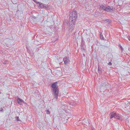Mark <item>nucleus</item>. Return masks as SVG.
Masks as SVG:
<instances>
[{
	"mask_svg": "<svg viewBox=\"0 0 130 130\" xmlns=\"http://www.w3.org/2000/svg\"><path fill=\"white\" fill-rule=\"evenodd\" d=\"M57 82H56L52 83L51 85V91L52 92V95L54 98L57 99L58 98L59 93L58 87L57 85Z\"/></svg>",
	"mask_w": 130,
	"mask_h": 130,
	"instance_id": "obj_1",
	"label": "nucleus"
},
{
	"mask_svg": "<svg viewBox=\"0 0 130 130\" xmlns=\"http://www.w3.org/2000/svg\"><path fill=\"white\" fill-rule=\"evenodd\" d=\"M69 21H72L73 22L76 21L77 17V14L76 11H73L70 13V14Z\"/></svg>",
	"mask_w": 130,
	"mask_h": 130,
	"instance_id": "obj_2",
	"label": "nucleus"
},
{
	"mask_svg": "<svg viewBox=\"0 0 130 130\" xmlns=\"http://www.w3.org/2000/svg\"><path fill=\"white\" fill-rule=\"evenodd\" d=\"M74 22H73L72 21H69V28L70 29L72 30L73 29L75 25Z\"/></svg>",
	"mask_w": 130,
	"mask_h": 130,
	"instance_id": "obj_3",
	"label": "nucleus"
},
{
	"mask_svg": "<svg viewBox=\"0 0 130 130\" xmlns=\"http://www.w3.org/2000/svg\"><path fill=\"white\" fill-rule=\"evenodd\" d=\"M63 61H64L65 64L66 65L69 63L70 62L69 58L68 57H67L63 59Z\"/></svg>",
	"mask_w": 130,
	"mask_h": 130,
	"instance_id": "obj_4",
	"label": "nucleus"
},
{
	"mask_svg": "<svg viewBox=\"0 0 130 130\" xmlns=\"http://www.w3.org/2000/svg\"><path fill=\"white\" fill-rule=\"evenodd\" d=\"M106 11L107 12H111V11H114L115 10V8H113V7H110L109 6H107Z\"/></svg>",
	"mask_w": 130,
	"mask_h": 130,
	"instance_id": "obj_5",
	"label": "nucleus"
},
{
	"mask_svg": "<svg viewBox=\"0 0 130 130\" xmlns=\"http://www.w3.org/2000/svg\"><path fill=\"white\" fill-rule=\"evenodd\" d=\"M122 116L121 115L116 113V116L115 117V119L119 120L122 121L123 120Z\"/></svg>",
	"mask_w": 130,
	"mask_h": 130,
	"instance_id": "obj_6",
	"label": "nucleus"
},
{
	"mask_svg": "<svg viewBox=\"0 0 130 130\" xmlns=\"http://www.w3.org/2000/svg\"><path fill=\"white\" fill-rule=\"evenodd\" d=\"M116 113L114 111L111 113L109 114L110 117V119H111L113 117L115 118V117L116 116Z\"/></svg>",
	"mask_w": 130,
	"mask_h": 130,
	"instance_id": "obj_7",
	"label": "nucleus"
},
{
	"mask_svg": "<svg viewBox=\"0 0 130 130\" xmlns=\"http://www.w3.org/2000/svg\"><path fill=\"white\" fill-rule=\"evenodd\" d=\"M100 6V8L101 9H102L103 10H104L105 11H106V10L107 8V6L106 7V6L105 5H99Z\"/></svg>",
	"mask_w": 130,
	"mask_h": 130,
	"instance_id": "obj_8",
	"label": "nucleus"
},
{
	"mask_svg": "<svg viewBox=\"0 0 130 130\" xmlns=\"http://www.w3.org/2000/svg\"><path fill=\"white\" fill-rule=\"evenodd\" d=\"M17 103L21 105L22 103L23 102V100L19 98H18L17 99Z\"/></svg>",
	"mask_w": 130,
	"mask_h": 130,
	"instance_id": "obj_9",
	"label": "nucleus"
},
{
	"mask_svg": "<svg viewBox=\"0 0 130 130\" xmlns=\"http://www.w3.org/2000/svg\"><path fill=\"white\" fill-rule=\"evenodd\" d=\"M36 3L37 4H39L38 6V7H40L42 8H43L44 6H43V5H42V4H43V3H42L40 2H37Z\"/></svg>",
	"mask_w": 130,
	"mask_h": 130,
	"instance_id": "obj_10",
	"label": "nucleus"
},
{
	"mask_svg": "<svg viewBox=\"0 0 130 130\" xmlns=\"http://www.w3.org/2000/svg\"><path fill=\"white\" fill-rule=\"evenodd\" d=\"M84 44L83 43H82L81 44V49L82 50V51H85V49H84Z\"/></svg>",
	"mask_w": 130,
	"mask_h": 130,
	"instance_id": "obj_11",
	"label": "nucleus"
},
{
	"mask_svg": "<svg viewBox=\"0 0 130 130\" xmlns=\"http://www.w3.org/2000/svg\"><path fill=\"white\" fill-rule=\"evenodd\" d=\"M98 70L99 72H102V69L99 66H98Z\"/></svg>",
	"mask_w": 130,
	"mask_h": 130,
	"instance_id": "obj_12",
	"label": "nucleus"
},
{
	"mask_svg": "<svg viewBox=\"0 0 130 130\" xmlns=\"http://www.w3.org/2000/svg\"><path fill=\"white\" fill-rule=\"evenodd\" d=\"M119 46L120 47V48L121 49V50L122 52L123 50V49L122 47V46L120 44L119 45Z\"/></svg>",
	"mask_w": 130,
	"mask_h": 130,
	"instance_id": "obj_13",
	"label": "nucleus"
},
{
	"mask_svg": "<svg viewBox=\"0 0 130 130\" xmlns=\"http://www.w3.org/2000/svg\"><path fill=\"white\" fill-rule=\"evenodd\" d=\"M42 5H43V6H44L43 8L44 7V8L46 9H48V6H46V4H42Z\"/></svg>",
	"mask_w": 130,
	"mask_h": 130,
	"instance_id": "obj_14",
	"label": "nucleus"
},
{
	"mask_svg": "<svg viewBox=\"0 0 130 130\" xmlns=\"http://www.w3.org/2000/svg\"><path fill=\"white\" fill-rule=\"evenodd\" d=\"M100 38L102 40H103L104 39V38L103 37V36L102 35V33H101L100 35Z\"/></svg>",
	"mask_w": 130,
	"mask_h": 130,
	"instance_id": "obj_15",
	"label": "nucleus"
},
{
	"mask_svg": "<svg viewBox=\"0 0 130 130\" xmlns=\"http://www.w3.org/2000/svg\"><path fill=\"white\" fill-rule=\"evenodd\" d=\"M16 120H17L18 121H20V120L19 118V117H15Z\"/></svg>",
	"mask_w": 130,
	"mask_h": 130,
	"instance_id": "obj_16",
	"label": "nucleus"
},
{
	"mask_svg": "<svg viewBox=\"0 0 130 130\" xmlns=\"http://www.w3.org/2000/svg\"><path fill=\"white\" fill-rule=\"evenodd\" d=\"M46 113L47 114H50V112L48 110H46Z\"/></svg>",
	"mask_w": 130,
	"mask_h": 130,
	"instance_id": "obj_17",
	"label": "nucleus"
},
{
	"mask_svg": "<svg viewBox=\"0 0 130 130\" xmlns=\"http://www.w3.org/2000/svg\"><path fill=\"white\" fill-rule=\"evenodd\" d=\"M76 103H71V104L72 105H75Z\"/></svg>",
	"mask_w": 130,
	"mask_h": 130,
	"instance_id": "obj_18",
	"label": "nucleus"
},
{
	"mask_svg": "<svg viewBox=\"0 0 130 130\" xmlns=\"http://www.w3.org/2000/svg\"><path fill=\"white\" fill-rule=\"evenodd\" d=\"M110 21V20L107 19V20H105V21L104 22H109Z\"/></svg>",
	"mask_w": 130,
	"mask_h": 130,
	"instance_id": "obj_19",
	"label": "nucleus"
},
{
	"mask_svg": "<svg viewBox=\"0 0 130 130\" xmlns=\"http://www.w3.org/2000/svg\"><path fill=\"white\" fill-rule=\"evenodd\" d=\"M108 65H111L112 64V63H111L110 62H109V63H108Z\"/></svg>",
	"mask_w": 130,
	"mask_h": 130,
	"instance_id": "obj_20",
	"label": "nucleus"
},
{
	"mask_svg": "<svg viewBox=\"0 0 130 130\" xmlns=\"http://www.w3.org/2000/svg\"><path fill=\"white\" fill-rule=\"evenodd\" d=\"M3 110V109L2 108H0V112H2Z\"/></svg>",
	"mask_w": 130,
	"mask_h": 130,
	"instance_id": "obj_21",
	"label": "nucleus"
},
{
	"mask_svg": "<svg viewBox=\"0 0 130 130\" xmlns=\"http://www.w3.org/2000/svg\"><path fill=\"white\" fill-rule=\"evenodd\" d=\"M128 40L130 41V36H128Z\"/></svg>",
	"mask_w": 130,
	"mask_h": 130,
	"instance_id": "obj_22",
	"label": "nucleus"
},
{
	"mask_svg": "<svg viewBox=\"0 0 130 130\" xmlns=\"http://www.w3.org/2000/svg\"><path fill=\"white\" fill-rule=\"evenodd\" d=\"M92 130H94V128L93 127H91Z\"/></svg>",
	"mask_w": 130,
	"mask_h": 130,
	"instance_id": "obj_23",
	"label": "nucleus"
},
{
	"mask_svg": "<svg viewBox=\"0 0 130 130\" xmlns=\"http://www.w3.org/2000/svg\"><path fill=\"white\" fill-rule=\"evenodd\" d=\"M22 103H23L25 104H26V103L23 100V102H22Z\"/></svg>",
	"mask_w": 130,
	"mask_h": 130,
	"instance_id": "obj_24",
	"label": "nucleus"
},
{
	"mask_svg": "<svg viewBox=\"0 0 130 130\" xmlns=\"http://www.w3.org/2000/svg\"><path fill=\"white\" fill-rule=\"evenodd\" d=\"M7 61H5L4 63V64H5L6 63V62H7Z\"/></svg>",
	"mask_w": 130,
	"mask_h": 130,
	"instance_id": "obj_25",
	"label": "nucleus"
},
{
	"mask_svg": "<svg viewBox=\"0 0 130 130\" xmlns=\"http://www.w3.org/2000/svg\"><path fill=\"white\" fill-rule=\"evenodd\" d=\"M33 1L35 2L36 3V2H37L36 1H35V0H33Z\"/></svg>",
	"mask_w": 130,
	"mask_h": 130,
	"instance_id": "obj_26",
	"label": "nucleus"
},
{
	"mask_svg": "<svg viewBox=\"0 0 130 130\" xmlns=\"http://www.w3.org/2000/svg\"><path fill=\"white\" fill-rule=\"evenodd\" d=\"M74 35H76V32H75V33H74Z\"/></svg>",
	"mask_w": 130,
	"mask_h": 130,
	"instance_id": "obj_27",
	"label": "nucleus"
},
{
	"mask_svg": "<svg viewBox=\"0 0 130 130\" xmlns=\"http://www.w3.org/2000/svg\"><path fill=\"white\" fill-rule=\"evenodd\" d=\"M83 40L82 39V42H83Z\"/></svg>",
	"mask_w": 130,
	"mask_h": 130,
	"instance_id": "obj_28",
	"label": "nucleus"
},
{
	"mask_svg": "<svg viewBox=\"0 0 130 130\" xmlns=\"http://www.w3.org/2000/svg\"><path fill=\"white\" fill-rule=\"evenodd\" d=\"M1 93V92H0V94Z\"/></svg>",
	"mask_w": 130,
	"mask_h": 130,
	"instance_id": "obj_29",
	"label": "nucleus"
}]
</instances>
